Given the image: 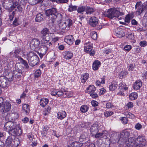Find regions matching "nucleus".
Wrapping results in <instances>:
<instances>
[{
  "instance_id": "52",
  "label": "nucleus",
  "mask_w": 147,
  "mask_h": 147,
  "mask_svg": "<svg viewBox=\"0 0 147 147\" xmlns=\"http://www.w3.org/2000/svg\"><path fill=\"white\" fill-rule=\"evenodd\" d=\"M89 94L90 96L93 98H97L98 96V94L94 92L91 93Z\"/></svg>"
},
{
  "instance_id": "5",
  "label": "nucleus",
  "mask_w": 147,
  "mask_h": 147,
  "mask_svg": "<svg viewBox=\"0 0 147 147\" xmlns=\"http://www.w3.org/2000/svg\"><path fill=\"white\" fill-rule=\"evenodd\" d=\"M101 125L98 123H96L92 125L90 128V131L91 134L93 136L96 134L101 129Z\"/></svg>"
},
{
  "instance_id": "35",
  "label": "nucleus",
  "mask_w": 147,
  "mask_h": 147,
  "mask_svg": "<svg viewBox=\"0 0 147 147\" xmlns=\"http://www.w3.org/2000/svg\"><path fill=\"white\" fill-rule=\"evenodd\" d=\"M77 8V6L75 5L73 6L72 5H69L68 10L69 11L71 12L73 11L76 10Z\"/></svg>"
},
{
  "instance_id": "36",
  "label": "nucleus",
  "mask_w": 147,
  "mask_h": 147,
  "mask_svg": "<svg viewBox=\"0 0 147 147\" xmlns=\"http://www.w3.org/2000/svg\"><path fill=\"white\" fill-rule=\"evenodd\" d=\"M105 135L104 131H103L102 132H98L96 134L94 135L93 136H94V137L96 138H99L102 136H104Z\"/></svg>"
},
{
  "instance_id": "58",
  "label": "nucleus",
  "mask_w": 147,
  "mask_h": 147,
  "mask_svg": "<svg viewBox=\"0 0 147 147\" xmlns=\"http://www.w3.org/2000/svg\"><path fill=\"white\" fill-rule=\"evenodd\" d=\"M127 74V71H121L120 73V75L122 77L126 76Z\"/></svg>"
},
{
  "instance_id": "15",
  "label": "nucleus",
  "mask_w": 147,
  "mask_h": 147,
  "mask_svg": "<svg viewBox=\"0 0 147 147\" xmlns=\"http://www.w3.org/2000/svg\"><path fill=\"white\" fill-rule=\"evenodd\" d=\"M8 83V81L4 77H0V86L1 87L3 88L7 87Z\"/></svg>"
},
{
  "instance_id": "13",
  "label": "nucleus",
  "mask_w": 147,
  "mask_h": 147,
  "mask_svg": "<svg viewBox=\"0 0 147 147\" xmlns=\"http://www.w3.org/2000/svg\"><path fill=\"white\" fill-rule=\"evenodd\" d=\"M16 126V124L11 121H8L5 123L4 127L5 129L7 131L14 128Z\"/></svg>"
},
{
  "instance_id": "12",
  "label": "nucleus",
  "mask_w": 147,
  "mask_h": 147,
  "mask_svg": "<svg viewBox=\"0 0 147 147\" xmlns=\"http://www.w3.org/2000/svg\"><path fill=\"white\" fill-rule=\"evenodd\" d=\"M10 134H11L14 136L16 135L19 136L22 134V131L20 129H18V131H17L16 125L14 128L8 131Z\"/></svg>"
},
{
  "instance_id": "48",
  "label": "nucleus",
  "mask_w": 147,
  "mask_h": 147,
  "mask_svg": "<svg viewBox=\"0 0 147 147\" xmlns=\"http://www.w3.org/2000/svg\"><path fill=\"white\" fill-rule=\"evenodd\" d=\"M86 140V137L85 135L84 134L81 135L79 138L80 141L81 142L85 141Z\"/></svg>"
},
{
  "instance_id": "54",
  "label": "nucleus",
  "mask_w": 147,
  "mask_h": 147,
  "mask_svg": "<svg viewBox=\"0 0 147 147\" xmlns=\"http://www.w3.org/2000/svg\"><path fill=\"white\" fill-rule=\"evenodd\" d=\"M135 127L136 129L139 130L142 128V125L138 123L135 125Z\"/></svg>"
},
{
  "instance_id": "8",
  "label": "nucleus",
  "mask_w": 147,
  "mask_h": 147,
  "mask_svg": "<svg viewBox=\"0 0 147 147\" xmlns=\"http://www.w3.org/2000/svg\"><path fill=\"white\" fill-rule=\"evenodd\" d=\"M146 140L144 136H139L137 139V141L136 143V146L134 147H143V144Z\"/></svg>"
},
{
  "instance_id": "23",
  "label": "nucleus",
  "mask_w": 147,
  "mask_h": 147,
  "mask_svg": "<svg viewBox=\"0 0 147 147\" xmlns=\"http://www.w3.org/2000/svg\"><path fill=\"white\" fill-rule=\"evenodd\" d=\"M44 19L43 15L41 13L37 14L35 19V20L36 22H40L43 21Z\"/></svg>"
},
{
  "instance_id": "17",
  "label": "nucleus",
  "mask_w": 147,
  "mask_h": 147,
  "mask_svg": "<svg viewBox=\"0 0 147 147\" xmlns=\"http://www.w3.org/2000/svg\"><path fill=\"white\" fill-rule=\"evenodd\" d=\"M74 40V38L71 35L66 36L64 39L65 42L69 45L72 44Z\"/></svg>"
},
{
  "instance_id": "10",
  "label": "nucleus",
  "mask_w": 147,
  "mask_h": 147,
  "mask_svg": "<svg viewBox=\"0 0 147 147\" xmlns=\"http://www.w3.org/2000/svg\"><path fill=\"white\" fill-rule=\"evenodd\" d=\"M136 143L135 138L134 137H130L126 141L125 147H133L134 145L135 147L136 146Z\"/></svg>"
},
{
  "instance_id": "30",
  "label": "nucleus",
  "mask_w": 147,
  "mask_h": 147,
  "mask_svg": "<svg viewBox=\"0 0 147 147\" xmlns=\"http://www.w3.org/2000/svg\"><path fill=\"white\" fill-rule=\"evenodd\" d=\"M85 11L86 14H90L93 13L95 11V10L92 7L86 6Z\"/></svg>"
},
{
  "instance_id": "26",
  "label": "nucleus",
  "mask_w": 147,
  "mask_h": 147,
  "mask_svg": "<svg viewBox=\"0 0 147 147\" xmlns=\"http://www.w3.org/2000/svg\"><path fill=\"white\" fill-rule=\"evenodd\" d=\"M39 40L37 38L34 39L31 42V45L33 46L35 48H37L40 44Z\"/></svg>"
},
{
  "instance_id": "57",
  "label": "nucleus",
  "mask_w": 147,
  "mask_h": 147,
  "mask_svg": "<svg viewBox=\"0 0 147 147\" xmlns=\"http://www.w3.org/2000/svg\"><path fill=\"white\" fill-rule=\"evenodd\" d=\"M113 107V105L111 103L109 102L106 104V107L108 109H109Z\"/></svg>"
},
{
  "instance_id": "22",
  "label": "nucleus",
  "mask_w": 147,
  "mask_h": 147,
  "mask_svg": "<svg viewBox=\"0 0 147 147\" xmlns=\"http://www.w3.org/2000/svg\"><path fill=\"white\" fill-rule=\"evenodd\" d=\"M21 67L19 63H16L15 66V71L18 73V75L21 76L22 74V71L21 70Z\"/></svg>"
},
{
  "instance_id": "63",
  "label": "nucleus",
  "mask_w": 147,
  "mask_h": 147,
  "mask_svg": "<svg viewBox=\"0 0 147 147\" xmlns=\"http://www.w3.org/2000/svg\"><path fill=\"white\" fill-rule=\"evenodd\" d=\"M125 83L124 82H122L121 83L119 84V87L122 90L123 89V88L124 86Z\"/></svg>"
},
{
  "instance_id": "39",
  "label": "nucleus",
  "mask_w": 147,
  "mask_h": 147,
  "mask_svg": "<svg viewBox=\"0 0 147 147\" xmlns=\"http://www.w3.org/2000/svg\"><path fill=\"white\" fill-rule=\"evenodd\" d=\"M71 144L73 147H81L83 145L82 143L79 142H73Z\"/></svg>"
},
{
  "instance_id": "33",
  "label": "nucleus",
  "mask_w": 147,
  "mask_h": 147,
  "mask_svg": "<svg viewBox=\"0 0 147 147\" xmlns=\"http://www.w3.org/2000/svg\"><path fill=\"white\" fill-rule=\"evenodd\" d=\"M138 97L137 94L136 92H132L129 95V98L131 100H134L137 98Z\"/></svg>"
},
{
  "instance_id": "2",
  "label": "nucleus",
  "mask_w": 147,
  "mask_h": 147,
  "mask_svg": "<svg viewBox=\"0 0 147 147\" xmlns=\"http://www.w3.org/2000/svg\"><path fill=\"white\" fill-rule=\"evenodd\" d=\"M53 34L49 32V30L47 28H43L40 32V37L42 38L40 44V50L41 51L40 54L42 56L45 55L52 44L49 41L50 39V35Z\"/></svg>"
},
{
  "instance_id": "43",
  "label": "nucleus",
  "mask_w": 147,
  "mask_h": 147,
  "mask_svg": "<svg viewBox=\"0 0 147 147\" xmlns=\"http://www.w3.org/2000/svg\"><path fill=\"white\" fill-rule=\"evenodd\" d=\"M105 79L103 78L101 79V81L98 80L96 82V84L98 86H99L101 84H104L105 83Z\"/></svg>"
},
{
  "instance_id": "7",
  "label": "nucleus",
  "mask_w": 147,
  "mask_h": 147,
  "mask_svg": "<svg viewBox=\"0 0 147 147\" xmlns=\"http://www.w3.org/2000/svg\"><path fill=\"white\" fill-rule=\"evenodd\" d=\"M141 1L138 2L135 5L136 9H137V12L138 15H140L144 10H147L144 4L141 5Z\"/></svg>"
},
{
  "instance_id": "46",
  "label": "nucleus",
  "mask_w": 147,
  "mask_h": 147,
  "mask_svg": "<svg viewBox=\"0 0 147 147\" xmlns=\"http://www.w3.org/2000/svg\"><path fill=\"white\" fill-rule=\"evenodd\" d=\"M123 134L124 136L125 137H128L130 135V132L126 130L123 131Z\"/></svg>"
},
{
  "instance_id": "31",
  "label": "nucleus",
  "mask_w": 147,
  "mask_h": 147,
  "mask_svg": "<svg viewBox=\"0 0 147 147\" xmlns=\"http://www.w3.org/2000/svg\"><path fill=\"white\" fill-rule=\"evenodd\" d=\"M22 109L25 113H28L30 111L29 105L27 104H24L22 106Z\"/></svg>"
},
{
  "instance_id": "40",
  "label": "nucleus",
  "mask_w": 147,
  "mask_h": 147,
  "mask_svg": "<svg viewBox=\"0 0 147 147\" xmlns=\"http://www.w3.org/2000/svg\"><path fill=\"white\" fill-rule=\"evenodd\" d=\"M20 144V142L18 140V139H14L13 142V144L12 147H17Z\"/></svg>"
},
{
  "instance_id": "11",
  "label": "nucleus",
  "mask_w": 147,
  "mask_h": 147,
  "mask_svg": "<svg viewBox=\"0 0 147 147\" xmlns=\"http://www.w3.org/2000/svg\"><path fill=\"white\" fill-rule=\"evenodd\" d=\"M114 31L116 36L119 38L123 37L125 35L124 30L118 27L115 29Z\"/></svg>"
},
{
  "instance_id": "64",
  "label": "nucleus",
  "mask_w": 147,
  "mask_h": 147,
  "mask_svg": "<svg viewBox=\"0 0 147 147\" xmlns=\"http://www.w3.org/2000/svg\"><path fill=\"white\" fill-rule=\"evenodd\" d=\"M131 23L133 25H137L138 23L137 22L135 19L132 20Z\"/></svg>"
},
{
  "instance_id": "28",
  "label": "nucleus",
  "mask_w": 147,
  "mask_h": 147,
  "mask_svg": "<svg viewBox=\"0 0 147 147\" xmlns=\"http://www.w3.org/2000/svg\"><path fill=\"white\" fill-rule=\"evenodd\" d=\"M100 65V61L98 60L95 61L93 63L92 68L93 70H94L98 69Z\"/></svg>"
},
{
  "instance_id": "1",
  "label": "nucleus",
  "mask_w": 147,
  "mask_h": 147,
  "mask_svg": "<svg viewBox=\"0 0 147 147\" xmlns=\"http://www.w3.org/2000/svg\"><path fill=\"white\" fill-rule=\"evenodd\" d=\"M45 14L47 16L51 18L53 23H55L56 22L59 23V27L61 29L67 30L72 24V20L68 18L61 22L62 19V15L60 13H58L57 9L56 8L53 7L46 10Z\"/></svg>"
},
{
  "instance_id": "32",
  "label": "nucleus",
  "mask_w": 147,
  "mask_h": 147,
  "mask_svg": "<svg viewBox=\"0 0 147 147\" xmlns=\"http://www.w3.org/2000/svg\"><path fill=\"white\" fill-rule=\"evenodd\" d=\"M86 6H82L79 7L77 9V11L78 13H83V12L86 11Z\"/></svg>"
},
{
  "instance_id": "60",
  "label": "nucleus",
  "mask_w": 147,
  "mask_h": 147,
  "mask_svg": "<svg viewBox=\"0 0 147 147\" xmlns=\"http://www.w3.org/2000/svg\"><path fill=\"white\" fill-rule=\"evenodd\" d=\"M69 0H58V3H66Z\"/></svg>"
},
{
  "instance_id": "20",
  "label": "nucleus",
  "mask_w": 147,
  "mask_h": 147,
  "mask_svg": "<svg viewBox=\"0 0 147 147\" xmlns=\"http://www.w3.org/2000/svg\"><path fill=\"white\" fill-rule=\"evenodd\" d=\"M63 57L66 59H71L73 56V53L71 52L65 51L63 53Z\"/></svg>"
},
{
  "instance_id": "45",
  "label": "nucleus",
  "mask_w": 147,
  "mask_h": 147,
  "mask_svg": "<svg viewBox=\"0 0 147 147\" xmlns=\"http://www.w3.org/2000/svg\"><path fill=\"white\" fill-rule=\"evenodd\" d=\"M128 70L129 71H131L134 70L135 67V65L130 64L128 66Z\"/></svg>"
},
{
  "instance_id": "51",
  "label": "nucleus",
  "mask_w": 147,
  "mask_h": 147,
  "mask_svg": "<svg viewBox=\"0 0 147 147\" xmlns=\"http://www.w3.org/2000/svg\"><path fill=\"white\" fill-rule=\"evenodd\" d=\"M65 94L66 95V97L69 98L72 96L73 94L71 92H67L65 93Z\"/></svg>"
},
{
  "instance_id": "24",
  "label": "nucleus",
  "mask_w": 147,
  "mask_h": 147,
  "mask_svg": "<svg viewBox=\"0 0 147 147\" xmlns=\"http://www.w3.org/2000/svg\"><path fill=\"white\" fill-rule=\"evenodd\" d=\"M142 86V82L140 81H137L134 84L133 88L135 90L139 89Z\"/></svg>"
},
{
  "instance_id": "49",
  "label": "nucleus",
  "mask_w": 147,
  "mask_h": 147,
  "mask_svg": "<svg viewBox=\"0 0 147 147\" xmlns=\"http://www.w3.org/2000/svg\"><path fill=\"white\" fill-rule=\"evenodd\" d=\"M139 45L142 47H145L147 45V42L145 40L141 41L140 42Z\"/></svg>"
},
{
  "instance_id": "42",
  "label": "nucleus",
  "mask_w": 147,
  "mask_h": 147,
  "mask_svg": "<svg viewBox=\"0 0 147 147\" xmlns=\"http://www.w3.org/2000/svg\"><path fill=\"white\" fill-rule=\"evenodd\" d=\"M91 38L94 40H96L97 38V33L94 31H92L90 33Z\"/></svg>"
},
{
  "instance_id": "18",
  "label": "nucleus",
  "mask_w": 147,
  "mask_h": 147,
  "mask_svg": "<svg viewBox=\"0 0 147 147\" xmlns=\"http://www.w3.org/2000/svg\"><path fill=\"white\" fill-rule=\"evenodd\" d=\"M14 137L12 136H8L6 140L5 144L7 146L12 147Z\"/></svg>"
},
{
  "instance_id": "38",
  "label": "nucleus",
  "mask_w": 147,
  "mask_h": 147,
  "mask_svg": "<svg viewBox=\"0 0 147 147\" xmlns=\"http://www.w3.org/2000/svg\"><path fill=\"white\" fill-rule=\"evenodd\" d=\"M124 114L127 118L134 119L135 117L134 115L130 112H124Z\"/></svg>"
},
{
  "instance_id": "61",
  "label": "nucleus",
  "mask_w": 147,
  "mask_h": 147,
  "mask_svg": "<svg viewBox=\"0 0 147 147\" xmlns=\"http://www.w3.org/2000/svg\"><path fill=\"white\" fill-rule=\"evenodd\" d=\"M15 15L14 11H13L9 15V19L10 20H13V18L14 17Z\"/></svg>"
},
{
  "instance_id": "25",
  "label": "nucleus",
  "mask_w": 147,
  "mask_h": 147,
  "mask_svg": "<svg viewBox=\"0 0 147 147\" xmlns=\"http://www.w3.org/2000/svg\"><path fill=\"white\" fill-rule=\"evenodd\" d=\"M49 101V99L47 98H42L40 100V105L42 107H44L48 104Z\"/></svg>"
},
{
  "instance_id": "56",
  "label": "nucleus",
  "mask_w": 147,
  "mask_h": 147,
  "mask_svg": "<svg viewBox=\"0 0 147 147\" xmlns=\"http://www.w3.org/2000/svg\"><path fill=\"white\" fill-rule=\"evenodd\" d=\"M127 118V117H122L121 120L123 121V123L124 124H126L127 123L128 120Z\"/></svg>"
},
{
  "instance_id": "9",
  "label": "nucleus",
  "mask_w": 147,
  "mask_h": 147,
  "mask_svg": "<svg viewBox=\"0 0 147 147\" xmlns=\"http://www.w3.org/2000/svg\"><path fill=\"white\" fill-rule=\"evenodd\" d=\"M1 109L3 112H7L9 111L11 108V105L8 102H5L1 105Z\"/></svg>"
},
{
  "instance_id": "50",
  "label": "nucleus",
  "mask_w": 147,
  "mask_h": 147,
  "mask_svg": "<svg viewBox=\"0 0 147 147\" xmlns=\"http://www.w3.org/2000/svg\"><path fill=\"white\" fill-rule=\"evenodd\" d=\"M113 113L112 111H106L105 112L104 115L105 117H107L113 115Z\"/></svg>"
},
{
  "instance_id": "6",
  "label": "nucleus",
  "mask_w": 147,
  "mask_h": 147,
  "mask_svg": "<svg viewBox=\"0 0 147 147\" xmlns=\"http://www.w3.org/2000/svg\"><path fill=\"white\" fill-rule=\"evenodd\" d=\"M84 50L85 52L89 53V54L93 56L95 54L94 51L92 50V46L91 44H89V43H86L84 45Z\"/></svg>"
},
{
  "instance_id": "53",
  "label": "nucleus",
  "mask_w": 147,
  "mask_h": 147,
  "mask_svg": "<svg viewBox=\"0 0 147 147\" xmlns=\"http://www.w3.org/2000/svg\"><path fill=\"white\" fill-rule=\"evenodd\" d=\"M125 50L127 51H129L131 49V46L130 45H126L124 48Z\"/></svg>"
},
{
  "instance_id": "44",
  "label": "nucleus",
  "mask_w": 147,
  "mask_h": 147,
  "mask_svg": "<svg viewBox=\"0 0 147 147\" xmlns=\"http://www.w3.org/2000/svg\"><path fill=\"white\" fill-rule=\"evenodd\" d=\"M19 59L22 61V63L24 65L26 68H28L29 67V66L26 61L24 60L22 58L20 57H19Z\"/></svg>"
},
{
  "instance_id": "41",
  "label": "nucleus",
  "mask_w": 147,
  "mask_h": 147,
  "mask_svg": "<svg viewBox=\"0 0 147 147\" xmlns=\"http://www.w3.org/2000/svg\"><path fill=\"white\" fill-rule=\"evenodd\" d=\"M51 108L50 107H48L47 109H45L43 111V115L45 116L48 115L51 112Z\"/></svg>"
},
{
  "instance_id": "21",
  "label": "nucleus",
  "mask_w": 147,
  "mask_h": 147,
  "mask_svg": "<svg viewBox=\"0 0 147 147\" xmlns=\"http://www.w3.org/2000/svg\"><path fill=\"white\" fill-rule=\"evenodd\" d=\"M89 77V74L88 73H86L82 74L80 78L81 82L82 83L85 82L88 78Z\"/></svg>"
},
{
  "instance_id": "59",
  "label": "nucleus",
  "mask_w": 147,
  "mask_h": 147,
  "mask_svg": "<svg viewBox=\"0 0 147 147\" xmlns=\"http://www.w3.org/2000/svg\"><path fill=\"white\" fill-rule=\"evenodd\" d=\"M91 103L92 106L94 107L97 106L98 104V102L94 100H93L92 101Z\"/></svg>"
},
{
  "instance_id": "14",
  "label": "nucleus",
  "mask_w": 147,
  "mask_h": 147,
  "mask_svg": "<svg viewBox=\"0 0 147 147\" xmlns=\"http://www.w3.org/2000/svg\"><path fill=\"white\" fill-rule=\"evenodd\" d=\"M64 94L63 91L62 89L53 90L51 92V94L52 95L54 96L57 95L59 97L62 96Z\"/></svg>"
},
{
  "instance_id": "16",
  "label": "nucleus",
  "mask_w": 147,
  "mask_h": 147,
  "mask_svg": "<svg viewBox=\"0 0 147 147\" xmlns=\"http://www.w3.org/2000/svg\"><path fill=\"white\" fill-rule=\"evenodd\" d=\"M98 22V18L95 16H93L90 19L89 23L91 26L94 27L96 26Z\"/></svg>"
},
{
  "instance_id": "3",
  "label": "nucleus",
  "mask_w": 147,
  "mask_h": 147,
  "mask_svg": "<svg viewBox=\"0 0 147 147\" xmlns=\"http://www.w3.org/2000/svg\"><path fill=\"white\" fill-rule=\"evenodd\" d=\"M119 9L118 8H110L105 12V16L112 19L115 17L118 18L119 16L124 15V13L123 12H121Z\"/></svg>"
},
{
  "instance_id": "47",
  "label": "nucleus",
  "mask_w": 147,
  "mask_h": 147,
  "mask_svg": "<svg viewBox=\"0 0 147 147\" xmlns=\"http://www.w3.org/2000/svg\"><path fill=\"white\" fill-rule=\"evenodd\" d=\"M41 75V71L40 69L37 70L34 73L35 77L38 78Z\"/></svg>"
},
{
  "instance_id": "27",
  "label": "nucleus",
  "mask_w": 147,
  "mask_h": 147,
  "mask_svg": "<svg viewBox=\"0 0 147 147\" xmlns=\"http://www.w3.org/2000/svg\"><path fill=\"white\" fill-rule=\"evenodd\" d=\"M96 90V88L94 85H90L87 88L86 92L90 94L91 93L94 92Z\"/></svg>"
},
{
  "instance_id": "34",
  "label": "nucleus",
  "mask_w": 147,
  "mask_h": 147,
  "mask_svg": "<svg viewBox=\"0 0 147 147\" xmlns=\"http://www.w3.org/2000/svg\"><path fill=\"white\" fill-rule=\"evenodd\" d=\"M89 107L87 105H83L80 107V110L82 113H85L88 110Z\"/></svg>"
},
{
  "instance_id": "29",
  "label": "nucleus",
  "mask_w": 147,
  "mask_h": 147,
  "mask_svg": "<svg viewBox=\"0 0 147 147\" xmlns=\"http://www.w3.org/2000/svg\"><path fill=\"white\" fill-rule=\"evenodd\" d=\"M117 86L118 84L117 82H113L109 86V90L111 91H113L116 89Z\"/></svg>"
},
{
  "instance_id": "37",
  "label": "nucleus",
  "mask_w": 147,
  "mask_h": 147,
  "mask_svg": "<svg viewBox=\"0 0 147 147\" xmlns=\"http://www.w3.org/2000/svg\"><path fill=\"white\" fill-rule=\"evenodd\" d=\"M48 129L49 128L45 126L44 127L43 129L41 131L42 135L43 137H44L46 135L47 133V131Z\"/></svg>"
},
{
  "instance_id": "55",
  "label": "nucleus",
  "mask_w": 147,
  "mask_h": 147,
  "mask_svg": "<svg viewBox=\"0 0 147 147\" xmlns=\"http://www.w3.org/2000/svg\"><path fill=\"white\" fill-rule=\"evenodd\" d=\"M130 16L129 15L127 16L125 18V22L127 23L130 22Z\"/></svg>"
},
{
  "instance_id": "19",
  "label": "nucleus",
  "mask_w": 147,
  "mask_h": 147,
  "mask_svg": "<svg viewBox=\"0 0 147 147\" xmlns=\"http://www.w3.org/2000/svg\"><path fill=\"white\" fill-rule=\"evenodd\" d=\"M66 115L67 114L65 111H60L57 113V117L58 119L62 120L66 116Z\"/></svg>"
},
{
  "instance_id": "62",
  "label": "nucleus",
  "mask_w": 147,
  "mask_h": 147,
  "mask_svg": "<svg viewBox=\"0 0 147 147\" xmlns=\"http://www.w3.org/2000/svg\"><path fill=\"white\" fill-rule=\"evenodd\" d=\"M127 106L128 108H131L133 106V104L132 102H129L127 104Z\"/></svg>"
},
{
  "instance_id": "4",
  "label": "nucleus",
  "mask_w": 147,
  "mask_h": 147,
  "mask_svg": "<svg viewBox=\"0 0 147 147\" xmlns=\"http://www.w3.org/2000/svg\"><path fill=\"white\" fill-rule=\"evenodd\" d=\"M27 58L29 65L32 67L36 65L38 62V57L33 52H31L27 54Z\"/></svg>"
}]
</instances>
